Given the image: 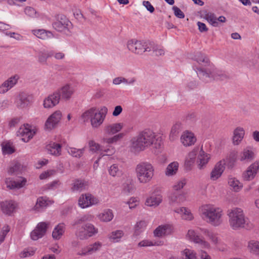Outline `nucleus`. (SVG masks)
<instances>
[{
    "label": "nucleus",
    "instance_id": "f257e3e1",
    "mask_svg": "<svg viewBox=\"0 0 259 259\" xmlns=\"http://www.w3.org/2000/svg\"><path fill=\"white\" fill-rule=\"evenodd\" d=\"M131 148L135 151L139 152L152 147L157 154L161 149V139L156 133L149 129L140 132L131 141Z\"/></svg>",
    "mask_w": 259,
    "mask_h": 259
},
{
    "label": "nucleus",
    "instance_id": "f03ea898",
    "mask_svg": "<svg viewBox=\"0 0 259 259\" xmlns=\"http://www.w3.org/2000/svg\"><path fill=\"white\" fill-rule=\"evenodd\" d=\"M199 213L203 220L212 226H219L223 223V210L212 204L201 205L199 208Z\"/></svg>",
    "mask_w": 259,
    "mask_h": 259
},
{
    "label": "nucleus",
    "instance_id": "7ed1b4c3",
    "mask_svg": "<svg viewBox=\"0 0 259 259\" xmlns=\"http://www.w3.org/2000/svg\"><path fill=\"white\" fill-rule=\"evenodd\" d=\"M108 112L105 106L100 109L92 107L85 110L81 115V119L84 122L90 121L93 128H99L103 123Z\"/></svg>",
    "mask_w": 259,
    "mask_h": 259
},
{
    "label": "nucleus",
    "instance_id": "20e7f679",
    "mask_svg": "<svg viewBox=\"0 0 259 259\" xmlns=\"http://www.w3.org/2000/svg\"><path fill=\"white\" fill-rule=\"evenodd\" d=\"M135 174L139 183L147 184L151 182L154 177V166L148 162H140L136 166Z\"/></svg>",
    "mask_w": 259,
    "mask_h": 259
},
{
    "label": "nucleus",
    "instance_id": "39448f33",
    "mask_svg": "<svg viewBox=\"0 0 259 259\" xmlns=\"http://www.w3.org/2000/svg\"><path fill=\"white\" fill-rule=\"evenodd\" d=\"M227 215L229 217V224L233 229L237 230L245 227L246 220L241 208L234 207L229 209Z\"/></svg>",
    "mask_w": 259,
    "mask_h": 259
},
{
    "label": "nucleus",
    "instance_id": "423d86ee",
    "mask_svg": "<svg viewBox=\"0 0 259 259\" xmlns=\"http://www.w3.org/2000/svg\"><path fill=\"white\" fill-rule=\"evenodd\" d=\"M197 75L200 79L205 82H208L212 79L225 80L229 78V75L227 73L222 70L214 69L213 66L209 72L208 70H203L202 68H198Z\"/></svg>",
    "mask_w": 259,
    "mask_h": 259
},
{
    "label": "nucleus",
    "instance_id": "0eeeda50",
    "mask_svg": "<svg viewBox=\"0 0 259 259\" xmlns=\"http://www.w3.org/2000/svg\"><path fill=\"white\" fill-rule=\"evenodd\" d=\"M98 233V229L90 223L85 224L79 227L76 232L75 236L79 240H86Z\"/></svg>",
    "mask_w": 259,
    "mask_h": 259
},
{
    "label": "nucleus",
    "instance_id": "6e6552de",
    "mask_svg": "<svg viewBox=\"0 0 259 259\" xmlns=\"http://www.w3.org/2000/svg\"><path fill=\"white\" fill-rule=\"evenodd\" d=\"M149 44V41L131 39L128 41L127 47L131 52L141 55L145 52H150Z\"/></svg>",
    "mask_w": 259,
    "mask_h": 259
},
{
    "label": "nucleus",
    "instance_id": "1a4fd4ad",
    "mask_svg": "<svg viewBox=\"0 0 259 259\" xmlns=\"http://www.w3.org/2000/svg\"><path fill=\"white\" fill-rule=\"evenodd\" d=\"M193 59L196 61L199 65V66L196 67L195 68L194 67L197 73L198 68H202L203 70H208V72L212 69L213 66L210 64L209 59L205 55L203 54L201 52L196 53Z\"/></svg>",
    "mask_w": 259,
    "mask_h": 259
},
{
    "label": "nucleus",
    "instance_id": "9d476101",
    "mask_svg": "<svg viewBox=\"0 0 259 259\" xmlns=\"http://www.w3.org/2000/svg\"><path fill=\"white\" fill-rule=\"evenodd\" d=\"M99 199L91 194H82L78 199V205L82 208H85L99 204Z\"/></svg>",
    "mask_w": 259,
    "mask_h": 259
},
{
    "label": "nucleus",
    "instance_id": "9b49d317",
    "mask_svg": "<svg viewBox=\"0 0 259 259\" xmlns=\"http://www.w3.org/2000/svg\"><path fill=\"white\" fill-rule=\"evenodd\" d=\"M75 91L74 87L70 84H66L55 91L56 93H58L59 98L65 101L70 100Z\"/></svg>",
    "mask_w": 259,
    "mask_h": 259
},
{
    "label": "nucleus",
    "instance_id": "f8f14e48",
    "mask_svg": "<svg viewBox=\"0 0 259 259\" xmlns=\"http://www.w3.org/2000/svg\"><path fill=\"white\" fill-rule=\"evenodd\" d=\"M55 29L58 31H64L69 30L72 27L71 22L64 15H60L56 21L53 24Z\"/></svg>",
    "mask_w": 259,
    "mask_h": 259
},
{
    "label": "nucleus",
    "instance_id": "ddd939ff",
    "mask_svg": "<svg viewBox=\"0 0 259 259\" xmlns=\"http://www.w3.org/2000/svg\"><path fill=\"white\" fill-rule=\"evenodd\" d=\"M35 134V131L31 130L28 124L21 126L17 132V136L21 138V140L24 142H28Z\"/></svg>",
    "mask_w": 259,
    "mask_h": 259
},
{
    "label": "nucleus",
    "instance_id": "4468645a",
    "mask_svg": "<svg viewBox=\"0 0 259 259\" xmlns=\"http://www.w3.org/2000/svg\"><path fill=\"white\" fill-rule=\"evenodd\" d=\"M255 150L251 147H247L240 153L238 159L243 163L247 164L255 158Z\"/></svg>",
    "mask_w": 259,
    "mask_h": 259
},
{
    "label": "nucleus",
    "instance_id": "2eb2a0df",
    "mask_svg": "<svg viewBox=\"0 0 259 259\" xmlns=\"http://www.w3.org/2000/svg\"><path fill=\"white\" fill-rule=\"evenodd\" d=\"M62 118V113L57 110L53 113L47 119L45 126L48 130L54 128L60 122Z\"/></svg>",
    "mask_w": 259,
    "mask_h": 259
},
{
    "label": "nucleus",
    "instance_id": "dca6fc26",
    "mask_svg": "<svg viewBox=\"0 0 259 259\" xmlns=\"http://www.w3.org/2000/svg\"><path fill=\"white\" fill-rule=\"evenodd\" d=\"M50 225V223L40 222L35 229L31 233V238L33 240H37L41 238L46 233L47 230Z\"/></svg>",
    "mask_w": 259,
    "mask_h": 259
},
{
    "label": "nucleus",
    "instance_id": "f3484780",
    "mask_svg": "<svg viewBox=\"0 0 259 259\" xmlns=\"http://www.w3.org/2000/svg\"><path fill=\"white\" fill-rule=\"evenodd\" d=\"M226 161L225 159H222L217 162L212 169L210 179L212 181H216L221 177L225 169Z\"/></svg>",
    "mask_w": 259,
    "mask_h": 259
},
{
    "label": "nucleus",
    "instance_id": "a211bd4d",
    "mask_svg": "<svg viewBox=\"0 0 259 259\" xmlns=\"http://www.w3.org/2000/svg\"><path fill=\"white\" fill-rule=\"evenodd\" d=\"M32 102V97L27 93H21L17 96L15 104L19 109H24L28 106Z\"/></svg>",
    "mask_w": 259,
    "mask_h": 259
},
{
    "label": "nucleus",
    "instance_id": "6ab92c4d",
    "mask_svg": "<svg viewBox=\"0 0 259 259\" xmlns=\"http://www.w3.org/2000/svg\"><path fill=\"white\" fill-rule=\"evenodd\" d=\"M189 238L195 243H197L203 248H209V243L204 239L198 236L193 230H189L187 233Z\"/></svg>",
    "mask_w": 259,
    "mask_h": 259
},
{
    "label": "nucleus",
    "instance_id": "aec40b11",
    "mask_svg": "<svg viewBox=\"0 0 259 259\" xmlns=\"http://www.w3.org/2000/svg\"><path fill=\"white\" fill-rule=\"evenodd\" d=\"M60 100L58 93L55 91L44 99L43 106L46 109L52 108L59 104Z\"/></svg>",
    "mask_w": 259,
    "mask_h": 259
},
{
    "label": "nucleus",
    "instance_id": "412c9836",
    "mask_svg": "<svg viewBox=\"0 0 259 259\" xmlns=\"http://www.w3.org/2000/svg\"><path fill=\"white\" fill-rule=\"evenodd\" d=\"M19 77L14 75L9 78L0 85V94H4L11 89L18 82Z\"/></svg>",
    "mask_w": 259,
    "mask_h": 259
},
{
    "label": "nucleus",
    "instance_id": "4be33fe9",
    "mask_svg": "<svg viewBox=\"0 0 259 259\" xmlns=\"http://www.w3.org/2000/svg\"><path fill=\"white\" fill-rule=\"evenodd\" d=\"M259 171V161H256L251 164L244 172L243 177L246 181L252 180Z\"/></svg>",
    "mask_w": 259,
    "mask_h": 259
},
{
    "label": "nucleus",
    "instance_id": "5701e85b",
    "mask_svg": "<svg viewBox=\"0 0 259 259\" xmlns=\"http://www.w3.org/2000/svg\"><path fill=\"white\" fill-rule=\"evenodd\" d=\"M180 141L183 146L189 147L193 145L195 143L196 138L193 133L186 131L182 133L180 137Z\"/></svg>",
    "mask_w": 259,
    "mask_h": 259
},
{
    "label": "nucleus",
    "instance_id": "b1692460",
    "mask_svg": "<svg viewBox=\"0 0 259 259\" xmlns=\"http://www.w3.org/2000/svg\"><path fill=\"white\" fill-rule=\"evenodd\" d=\"M244 135L245 130L243 127L238 126L235 128L233 132L232 137L233 145L234 146L240 145L244 138Z\"/></svg>",
    "mask_w": 259,
    "mask_h": 259
},
{
    "label": "nucleus",
    "instance_id": "393cba45",
    "mask_svg": "<svg viewBox=\"0 0 259 259\" xmlns=\"http://www.w3.org/2000/svg\"><path fill=\"white\" fill-rule=\"evenodd\" d=\"M123 127L122 122L108 124L104 126V131L107 135H113L120 132Z\"/></svg>",
    "mask_w": 259,
    "mask_h": 259
},
{
    "label": "nucleus",
    "instance_id": "a878e982",
    "mask_svg": "<svg viewBox=\"0 0 259 259\" xmlns=\"http://www.w3.org/2000/svg\"><path fill=\"white\" fill-rule=\"evenodd\" d=\"M102 244L100 242H96L93 244H90L89 246L84 247L80 251L77 253V254L81 256H85L99 250L101 247Z\"/></svg>",
    "mask_w": 259,
    "mask_h": 259
},
{
    "label": "nucleus",
    "instance_id": "bb28decb",
    "mask_svg": "<svg viewBox=\"0 0 259 259\" xmlns=\"http://www.w3.org/2000/svg\"><path fill=\"white\" fill-rule=\"evenodd\" d=\"M200 14V17L205 19L211 25L219 27V23L217 22V17L214 13L207 10H203Z\"/></svg>",
    "mask_w": 259,
    "mask_h": 259
},
{
    "label": "nucleus",
    "instance_id": "cd10ccee",
    "mask_svg": "<svg viewBox=\"0 0 259 259\" xmlns=\"http://www.w3.org/2000/svg\"><path fill=\"white\" fill-rule=\"evenodd\" d=\"M210 158V155L205 153L201 148L197 161L198 168L201 169L205 167Z\"/></svg>",
    "mask_w": 259,
    "mask_h": 259
},
{
    "label": "nucleus",
    "instance_id": "c85d7f7f",
    "mask_svg": "<svg viewBox=\"0 0 259 259\" xmlns=\"http://www.w3.org/2000/svg\"><path fill=\"white\" fill-rule=\"evenodd\" d=\"M172 228L170 225H161L154 230V234L156 237H161L170 234L172 232Z\"/></svg>",
    "mask_w": 259,
    "mask_h": 259
},
{
    "label": "nucleus",
    "instance_id": "c756f323",
    "mask_svg": "<svg viewBox=\"0 0 259 259\" xmlns=\"http://www.w3.org/2000/svg\"><path fill=\"white\" fill-rule=\"evenodd\" d=\"M0 206L4 213L10 215L14 211L16 207V203L12 200H6L1 202Z\"/></svg>",
    "mask_w": 259,
    "mask_h": 259
},
{
    "label": "nucleus",
    "instance_id": "7c9ffc66",
    "mask_svg": "<svg viewBox=\"0 0 259 259\" xmlns=\"http://www.w3.org/2000/svg\"><path fill=\"white\" fill-rule=\"evenodd\" d=\"M187 193L182 192L180 193H172L169 196V200L171 203H183L186 201Z\"/></svg>",
    "mask_w": 259,
    "mask_h": 259
},
{
    "label": "nucleus",
    "instance_id": "2f4dec72",
    "mask_svg": "<svg viewBox=\"0 0 259 259\" xmlns=\"http://www.w3.org/2000/svg\"><path fill=\"white\" fill-rule=\"evenodd\" d=\"M46 149L48 153L52 155L58 156L61 154V146L60 144L51 143L47 146Z\"/></svg>",
    "mask_w": 259,
    "mask_h": 259
},
{
    "label": "nucleus",
    "instance_id": "473e14b6",
    "mask_svg": "<svg viewBox=\"0 0 259 259\" xmlns=\"http://www.w3.org/2000/svg\"><path fill=\"white\" fill-rule=\"evenodd\" d=\"M175 211L176 213L180 214L183 220L191 221L194 219L192 213L187 207H181L175 209Z\"/></svg>",
    "mask_w": 259,
    "mask_h": 259
},
{
    "label": "nucleus",
    "instance_id": "72a5a7b5",
    "mask_svg": "<svg viewBox=\"0 0 259 259\" xmlns=\"http://www.w3.org/2000/svg\"><path fill=\"white\" fill-rule=\"evenodd\" d=\"M6 183L7 187L10 189H20L25 185L26 179L24 178H21L17 181H11L9 179H7Z\"/></svg>",
    "mask_w": 259,
    "mask_h": 259
},
{
    "label": "nucleus",
    "instance_id": "f704fd0d",
    "mask_svg": "<svg viewBox=\"0 0 259 259\" xmlns=\"http://www.w3.org/2000/svg\"><path fill=\"white\" fill-rule=\"evenodd\" d=\"M183 126L181 122H176L171 127L169 135V139L171 141H174L178 138L179 133L182 130Z\"/></svg>",
    "mask_w": 259,
    "mask_h": 259
},
{
    "label": "nucleus",
    "instance_id": "c9c22d12",
    "mask_svg": "<svg viewBox=\"0 0 259 259\" xmlns=\"http://www.w3.org/2000/svg\"><path fill=\"white\" fill-rule=\"evenodd\" d=\"M65 225L64 223H59L54 229L52 232V237L54 239H60L65 230Z\"/></svg>",
    "mask_w": 259,
    "mask_h": 259
},
{
    "label": "nucleus",
    "instance_id": "e433bc0d",
    "mask_svg": "<svg viewBox=\"0 0 259 259\" xmlns=\"http://www.w3.org/2000/svg\"><path fill=\"white\" fill-rule=\"evenodd\" d=\"M162 197L160 194L152 195L148 197L145 204L149 206H157L162 202Z\"/></svg>",
    "mask_w": 259,
    "mask_h": 259
},
{
    "label": "nucleus",
    "instance_id": "4c0bfd02",
    "mask_svg": "<svg viewBox=\"0 0 259 259\" xmlns=\"http://www.w3.org/2000/svg\"><path fill=\"white\" fill-rule=\"evenodd\" d=\"M228 184L232 190L238 192L243 188V184L237 179L234 177H229L228 179Z\"/></svg>",
    "mask_w": 259,
    "mask_h": 259
},
{
    "label": "nucleus",
    "instance_id": "58836bf2",
    "mask_svg": "<svg viewBox=\"0 0 259 259\" xmlns=\"http://www.w3.org/2000/svg\"><path fill=\"white\" fill-rule=\"evenodd\" d=\"M109 174L113 177H120L122 175L121 167L117 164H112L108 168Z\"/></svg>",
    "mask_w": 259,
    "mask_h": 259
},
{
    "label": "nucleus",
    "instance_id": "ea45409f",
    "mask_svg": "<svg viewBox=\"0 0 259 259\" xmlns=\"http://www.w3.org/2000/svg\"><path fill=\"white\" fill-rule=\"evenodd\" d=\"M198 148H195L190 152L185 160V165L188 167H191L195 162Z\"/></svg>",
    "mask_w": 259,
    "mask_h": 259
},
{
    "label": "nucleus",
    "instance_id": "a19ab883",
    "mask_svg": "<svg viewBox=\"0 0 259 259\" xmlns=\"http://www.w3.org/2000/svg\"><path fill=\"white\" fill-rule=\"evenodd\" d=\"M32 31L34 35L42 39L51 38L54 36L51 31H47L45 29L34 30Z\"/></svg>",
    "mask_w": 259,
    "mask_h": 259
},
{
    "label": "nucleus",
    "instance_id": "79ce46f5",
    "mask_svg": "<svg viewBox=\"0 0 259 259\" xmlns=\"http://www.w3.org/2000/svg\"><path fill=\"white\" fill-rule=\"evenodd\" d=\"M150 51H152L153 54L157 56L164 55L165 54V51L163 47L155 44L153 42L149 41L148 45Z\"/></svg>",
    "mask_w": 259,
    "mask_h": 259
},
{
    "label": "nucleus",
    "instance_id": "37998d69",
    "mask_svg": "<svg viewBox=\"0 0 259 259\" xmlns=\"http://www.w3.org/2000/svg\"><path fill=\"white\" fill-rule=\"evenodd\" d=\"M112 210L110 209L104 210L98 215V219L102 222H108L111 221L113 218Z\"/></svg>",
    "mask_w": 259,
    "mask_h": 259
},
{
    "label": "nucleus",
    "instance_id": "c03bdc74",
    "mask_svg": "<svg viewBox=\"0 0 259 259\" xmlns=\"http://www.w3.org/2000/svg\"><path fill=\"white\" fill-rule=\"evenodd\" d=\"M199 229L201 232L207 236L213 243L217 244L218 243L219 240L216 234L206 228H200Z\"/></svg>",
    "mask_w": 259,
    "mask_h": 259
},
{
    "label": "nucleus",
    "instance_id": "a18cd8bd",
    "mask_svg": "<svg viewBox=\"0 0 259 259\" xmlns=\"http://www.w3.org/2000/svg\"><path fill=\"white\" fill-rule=\"evenodd\" d=\"M53 55V51H41L38 54V61L41 63H45L48 58L51 57Z\"/></svg>",
    "mask_w": 259,
    "mask_h": 259
},
{
    "label": "nucleus",
    "instance_id": "49530a36",
    "mask_svg": "<svg viewBox=\"0 0 259 259\" xmlns=\"http://www.w3.org/2000/svg\"><path fill=\"white\" fill-rule=\"evenodd\" d=\"M179 167V163L177 162H172L169 164L165 170V175L167 176H171L175 175Z\"/></svg>",
    "mask_w": 259,
    "mask_h": 259
},
{
    "label": "nucleus",
    "instance_id": "de8ad7c7",
    "mask_svg": "<svg viewBox=\"0 0 259 259\" xmlns=\"http://www.w3.org/2000/svg\"><path fill=\"white\" fill-rule=\"evenodd\" d=\"M248 248L250 252L259 255V241H250L248 244Z\"/></svg>",
    "mask_w": 259,
    "mask_h": 259
},
{
    "label": "nucleus",
    "instance_id": "09e8293b",
    "mask_svg": "<svg viewBox=\"0 0 259 259\" xmlns=\"http://www.w3.org/2000/svg\"><path fill=\"white\" fill-rule=\"evenodd\" d=\"M124 136L123 133H120L110 138H104L102 140L103 142L106 144H113L121 139Z\"/></svg>",
    "mask_w": 259,
    "mask_h": 259
},
{
    "label": "nucleus",
    "instance_id": "8fccbe9b",
    "mask_svg": "<svg viewBox=\"0 0 259 259\" xmlns=\"http://www.w3.org/2000/svg\"><path fill=\"white\" fill-rule=\"evenodd\" d=\"M72 190L73 191H81L85 188L86 183L84 181L76 180L72 184Z\"/></svg>",
    "mask_w": 259,
    "mask_h": 259
},
{
    "label": "nucleus",
    "instance_id": "3c124183",
    "mask_svg": "<svg viewBox=\"0 0 259 259\" xmlns=\"http://www.w3.org/2000/svg\"><path fill=\"white\" fill-rule=\"evenodd\" d=\"M123 232L121 230L113 231L109 235V238L114 242L119 241L120 238L123 236Z\"/></svg>",
    "mask_w": 259,
    "mask_h": 259
},
{
    "label": "nucleus",
    "instance_id": "603ef678",
    "mask_svg": "<svg viewBox=\"0 0 259 259\" xmlns=\"http://www.w3.org/2000/svg\"><path fill=\"white\" fill-rule=\"evenodd\" d=\"M48 204L46 199L43 197H39L37 200L35 205L34 206V209L38 211H40L45 208Z\"/></svg>",
    "mask_w": 259,
    "mask_h": 259
},
{
    "label": "nucleus",
    "instance_id": "864d4df0",
    "mask_svg": "<svg viewBox=\"0 0 259 259\" xmlns=\"http://www.w3.org/2000/svg\"><path fill=\"white\" fill-rule=\"evenodd\" d=\"M147 226V223L144 221H140L138 222L135 227V235H139L142 231L144 230Z\"/></svg>",
    "mask_w": 259,
    "mask_h": 259
},
{
    "label": "nucleus",
    "instance_id": "5fc2aeb1",
    "mask_svg": "<svg viewBox=\"0 0 259 259\" xmlns=\"http://www.w3.org/2000/svg\"><path fill=\"white\" fill-rule=\"evenodd\" d=\"M89 146L90 149L93 152H96L99 151H104L105 152H108L109 151V149L103 150L101 146L98 144L96 143L94 141L91 140L89 142Z\"/></svg>",
    "mask_w": 259,
    "mask_h": 259
},
{
    "label": "nucleus",
    "instance_id": "6e6d98bb",
    "mask_svg": "<svg viewBox=\"0 0 259 259\" xmlns=\"http://www.w3.org/2000/svg\"><path fill=\"white\" fill-rule=\"evenodd\" d=\"M183 259H196V255L195 252L191 249H185L182 252Z\"/></svg>",
    "mask_w": 259,
    "mask_h": 259
},
{
    "label": "nucleus",
    "instance_id": "4d7b16f0",
    "mask_svg": "<svg viewBox=\"0 0 259 259\" xmlns=\"http://www.w3.org/2000/svg\"><path fill=\"white\" fill-rule=\"evenodd\" d=\"M67 150L69 154L71 156L75 157H80L82 155L84 151V149H76L75 148H69Z\"/></svg>",
    "mask_w": 259,
    "mask_h": 259
},
{
    "label": "nucleus",
    "instance_id": "13d9d810",
    "mask_svg": "<svg viewBox=\"0 0 259 259\" xmlns=\"http://www.w3.org/2000/svg\"><path fill=\"white\" fill-rule=\"evenodd\" d=\"M187 181L185 179H182L176 182L174 184L172 188L175 191H179L183 188L186 185Z\"/></svg>",
    "mask_w": 259,
    "mask_h": 259
},
{
    "label": "nucleus",
    "instance_id": "bf43d9fd",
    "mask_svg": "<svg viewBox=\"0 0 259 259\" xmlns=\"http://www.w3.org/2000/svg\"><path fill=\"white\" fill-rule=\"evenodd\" d=\"M24 12L26 15L30 17L34 18L38 16L35 10L30 7H26Z\"/></svg>",
    "mask_w": 259,
    "mask_h": 259
},
{
    "label": "nucleus",
    "instance_id": "052dcab7",
    "mask_svg": "<svg viewBox=\"0 0 259 259\" xmlns=\"http://www.w3.org/2000/svg\"><path fill=\"white\" fill-rule=\"evenodd\" d=\"M2 151L4 154H10L14 152V149L9 144H2Z\"/></svg>",
    "mask_w": 259,
    "mask_h": 259
},
{
    "label": "nucleus",
    "instance_id": "680f3d73",
    "mask_svg": "<svg viewBox=\"0 0 259 259\" xmlns=\"http://www.w3.org/2000/svg\"><path fill=\"white\" fill-rule=\"evenodd\" d=\"M92 219V216L91 215H84L79 218L75 220L73 222V225L75 226L76 225L79 224L81 223L84 222L88 221H90Z\"/></svg>",
    "mask_w": 259,
    "mask_h": 259
},
{
    "label": "nucleus",
    "instance_id": "e2e57ef3",
    "mask_svg": "<svg viewBox=\"0 0 259 259\" xmlns=\"http://www.w3.org/2000/svg\"><path fill=\"white\" fill-rule=\"evenodd\" d=\"M20 164L18 162L12 163L8 170V172L10 175H13L20 168Z\"/></svg>",
    "mask_w": 259,
    "mask_h": 259
},
{
    "label": "nucleus",
    "instance_id": "0e129e2a",
    "mask_svg": "<svg viewBox=\"0 0 259 259\" xmlns=\"http://www.w3.org/2000/svg\"><path fill=\"white\" fill-rule=\"evenodd\" d=\"M123 191L127 194L132 193L134 190V186L132 182L125 183L123 184Z\"/></svg>",
    "mask_w": 259,
    "mask_h": 259
},
{
    "label": "nucleus",
    "instance_id": "69168bd1",
    "mask_svg": "<svg viewBox=\"0 0 259 259\" xmlns=\"http://www.w3.org/2000/svg\"><path fill=\"white\" fill-rule=\"evenodd\" d=\"M248 67L251 69H258L259 66L258 65V61L255 58L250 59L248 61Z\"/></svg>",
    "mask_w": 259,
    "mask_h": 259
},
{
    "label": "nucleus",
    "instance_id": "338daca9",
    "mask_svg": "<svg viewBox=\"0 0 259 259\" xmlns=\"http://www.w3.org/2000/svg\"><path fill=\"white\" fill-rule=\"evenodd\" d=\"M172 10L175 15L178 18L183 19L185 17L184 13L181 10L180 8L177 6H174Z\"/></svg>",
    "mask_w": 259,
    "mask_h": 259
},
{
    "label": "nucleus",
    "instance_id": "774afa93",
    "mask_svg": "<svg viewBox=\"0 0 259 259\" xmlns=\"http://www.w3.org/2000/svg\"><path fill=\"white\" fill-rule=\"evenodd\" d=\"M56 171L55 170H50L41 174L39 176V178L41 180H44L53 176L56 174Z\"/></svg>",
    "mask_w": 259,
    "mask_h": 259
}]
</instances>
